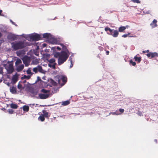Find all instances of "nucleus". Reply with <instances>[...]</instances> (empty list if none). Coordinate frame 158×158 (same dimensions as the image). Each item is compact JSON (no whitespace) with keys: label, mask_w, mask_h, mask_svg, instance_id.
Here are the masks:
<instances>
[{"label":"nucleus","mask_w":158,"mask_h":158,"mask_svg":"<svg viewBox=\"0 0 158 158\" xmlns=\"http://www.w3.org/2000/svg\"><path fill=\"white\" fill-rule=\"evenodd\" d=\"M11 47L14 50L16 51L24 48L27 46L31 45V43L23 41H15L11 43Z\"/></svg>","instance_id":"obj_1"},{"label":"nucleus","mask_w":158,"mask_h":158,"mask_svg":"<svg viewBox=\"0 0 158 158\" xmlns=\"http://www.w3.org/2000/svg\"><path fill=\"white\" fill-rule=\"evenodd\" d=\"M20 36H22L28 40H31L33 41H37L42 39L41 35H40L35 33H34L28 35L23 34L21 35Z\"/></svg>","instance_id":"obj_2"},{"label":"nucleus","mask_w":158,"mask_h":158,"mask_svg":"<svg viewBox=\"0 0 158 158\" xmlns=\"http://www.w3.org/2000/svg\"><path fill=\"white\" fill-rule=\"evenodd\" d=\"M69 55L70 52L69 51H61L60 57L58 59V64L61 65L66 61Z\"/></svg>","instance_id":"obj_3"},{"label":"nucleus","mask_w":158,"mask_h":158,"mask_svg":"<svg viewBox=\"0 0 158 158\" xmlns=\"http://www.w3.org/2000/svg\"><path fill=\"white\" fill-rule=\"evenodd\" d=\"M55 78L58 79V80H56V81L58 82V83L59 84L60 83V79H61L62 80L63 82L64 83L63 84V85L66 83L67 81V77L64 76L62 75H58L56 76Z\"/></svg>","instance_id":"obj_4"},{"label":"nucleus","mask_w":158,"mask_h":158,"mask_svg":"<svg viewBox=\"0 0 158 158\" xmlns=\"http://www.w3.org/2000/svg\"><path fill=\"white\" fill-rule=\"evenodd\" d=\"M4 66L8 73L10 74L12 73L14 71V68L12 64H10L8 65L5 64Z\"/></svg>","instance_id":"obj_5"},{"label":"nucleus","mask_w":158,"mask_h":158,"mask_svg":"<svg viewBox=\"0 0 158 158\" xmlns=\"http://www.w3.org/2000/svg\"><path fill=\"white\" fill-rule=\"evenodd\" d=\"M20 35H16L14 34L10 33L7 36V39L11 41H13L16 40L19 36H20Z\"/></svg>","instance_id":"obj_6"},{"label":"nucleus","mask_w":158,"mask_h":158,"mask_svg":"<svg viewBox=\"0 0 158 158\" xmlns=\"http://www.w3.org/2000/svg\"><path fill=\"white\" fill-rule=\"evenodd\" d=\"M49 94H39V96L36 97V99H44L48 98L49 96Z\"/></svg>","instance_id":"obj_7"},{"label":"nucleus","mask_w":158,"mask_h":158,"mask_svg":"<svg viewBox=\"0 0 158 158\" xmlns=\"http://www.w3.org/2000/svg\"><path fill=\"white\" fill-rule=\"evenodd\" d=\"M48 41L49 43L52 44H58L59 43V41L56 38L53 37L52 35H51L50 38L49 39Z\"/></svg>","instance_id":"obj_8"},{"label":"nucleus","mask_w":158,"mask_h":158,"mask_svg":"<svg viewBox=\"0 0 158 158\" xmlns=\"http://www.w3.org/2000/svg\"><path fill=\"white\" fill-rule=\"evenodd\" d=\"M33 71L35 73H36L38 71L41 73H43V70L41 66L38 65L36 67L34 68L33 69Z\"/></svg>","instance_id":"obj_9"},{"label":"nucleus","mask_w":158,"mask_h":158,"mask_svg":"<svg viewBox=\"0 0 158 158\" xmlns=\"http://www.w3.org/2000/svg\"><path fill=\"white\" fill-rule=\"evenodd\" d=\"M23 60L25 66H28L29 63V58L27 56H25L23 57Z\"/></svg>","instance_id":"obj_10"},{"label":"nucleus","mask_w":158,"mask_h":158,"mask_svg":"<svg viewBox=\"0 0 158 158\" xmlns=\"http://www.w3.org/2000/svg\"><path fill=\"white\" fill-rule=\"evenodd\" d=\"M30 92L31 93V96L33 98H36V97H38V96H36L35 95L37 94L38 92L34 89H31Z\"/></svg>","instance_id":"obj_11"},{"label":"nucleus","mask_w":158,"mask_h":158,"mask_svg":"<svg viewBox=\"0 0 158 158\" xmlns=\"http://www.w3.org/2000/svg\"><path fill=\"white\" fill-rule=\"evenodd\" d=\"M105 30L107 32L108 34L111 35L112 33H113L114 30L111 29L110 28L106 27L105 28Z\"/></svg>","instance_id":"obj_12"},{"label":"nucleus","mask_w":158,"mask_h":158,"mask_svg":"<svg viewBox=\"0 0 158 158\" xmlns=\"http://www.w3.org/2000/svg\"><path fill=\"white\" fill-rule=\"evenodd\" d=\"M51 34L48 33H45L43 35V37H42V38H43L46 39H48V40H49V39L50 38L51 36Z\"/></svg>","instance_id":"obj_13"},{"label":"nucleus","mask_w":158,"mask_h":158,"mask_svg":"<svg viewBox=\"0 0 158 158\" xmlns=\"http://www.w3.org/2000/svg\"><path fill=\"white\" fill-rule=\"evenodd\" d=\"M157 22V21L156 20L154 19L152 21V22L150 23V25L152 28L156 27L157 26V25L156 24Z\"/></svg>","instance_id":"obj_14"},{"label":"nucleus","mask_w":158,"mask_h":158,"mask_svg":"<svg viewBox=\"0 0 158 158\" xmlns=\"http://www.w3.org/2000/svg\"><path fill=\"white\" fill-rule=\"evenodd\" d=\"M10 91L13 94H16V88L14 86H12L10 87Z\"/></svg>","instance_id":"obj_15"},{"label":"nucleus","mask_w":158,"mask_h":158,"mask_svg":"<svg viewBox=\"0 0 158 158\" xmlns=\"http://www.w3.org/2000/svg\"><path fill=\"white\" fill-rule=\"evenodd\" d=\"M118 31L117 30H114L113 31V33H112L111 35L114 37H117L118 36Z\"/></svg>","instance_id":"obj_16"},{"label":"nucleus","mask_w":158,"mask_h":158,"mask_svg":"<svg viewBox=\"0 0 158 158\" xmlns=\"http://www.w3.org/2000/svg\"><path fill=\"white\" fill-rule=\"evenodd\" d=\"M18 79L17 77L15 75H14L13 76L12 78V82L13 84H15L16 82L17 81Z\"/></svg>","instance_id":"obj_17"},{"label":"nucleus","mask_w":158,"mask_h":158,"mask_svg":"<svg viewBox=\"0 0 158 158\" xmlns=\"http://www.w3.org/2000/svg\"><path fill=\"white\" fill-rule=\"evenodd\" d=\"M24 66L23 64H21L18 66L17 69V71L19 72L22 71L24 68Z\"/></svg>","instance_id":"obj_18"},{"label":"nucleus","mask_w":158,"mask_h":158,"mask_svg":"<svg viewBox=\"0 0 158 158\" xmlns=\"http://www.w3.org/2000/svg\"><path fill=\"white\" fill-rule=\"evenodd\" d=\"M42 112L43 114V116L48 118H49V116H48V113L44 110H43L42 111Z\"/></svg>","instance_id":"obj_19"},{"label":"nucleus","mask_w":158,"mask_h":158,"mask_svg":"<svg viewBox=\"0 0 158 158\" xmlns=\"http://www.w3.org/2000/svg\"><path fill=\"white\" fill-rule=\"evenodd\" d=\"M60 45L62 48V50L61 51H64L65 52L69 51L66 47L65 46L64 44H61Z\"/></svg>","instance_id":"obj_20"},{"label":"nucleus","mask_w":158,"mask_h":158,"mask_svg":"<svg viewBox=\"0 0 158 158\" xmlns=\"http://www.w3.org/2000/svg\"><path fill=\"white\" fill-rule=\"evenodd\" d=\"M60 52H55L54 53V57L55 58H58L60 57Z\"/></svg>","instance_id":"obj_21"},{"label":"nucleus","mask_w":158,"mask_h":158,"mask_svg":"<svg viewBox=\"0 0 158 158\" xmlns=\"http://www.w3.org/2000/svg\"><path fill=\"white\" fill-rule=\"evenodd\" d=\"M23 110L26 112H28L29 110V107L28 106L24 105L23 107Z\"/></svg>","instance_id":"obj_22"},{"label":"nucleus","mask_w":158,"mask_h":158,"mask_svg":"<svg viewBox=\"0 0 158 158\" xmlns=\"http://www.w3.org/2000/svg\"><path fill=\"white\" fill-rule=\"evenodd\" d=\"M50 82L51 84V85L53 86H56L57 85V83L52 79H50Z\"/></svg>","instance_id":"obj_23"},{"label":"nucleus","mask_w":158,"mask_h":158,"mask_svg":"<svg viewBox=\"0 0 158 158\" xmlns=\"http://www.w3.org/2000/svg\"><path fill=\"white\" fill-rule=\"evenodd\" d=\"M126 29V27L124 26H121L118 28V31L120 32H122Z\"/></svg>","instance_id":"obj_24"},{"label":"nucleus","mask_w":158,"mask_h":158,"mask_svg":"<svg viewBox=\"0 0 158 158\" xmlns=\"http://www.w3.org/2000/svg\"><path fill=\"white\" fill-rule=\"evenodd\" d=\"M69 100H66L62 102V105L64 106H65L69 105Z\"/></svg>","instance_id":"obj_25"},{"label":"nucleus","mask_w":158,"mask_h":158,"mask_svg":"<svg viewBox=\"0 0 158 158\" xmlns=\"http://www.w3.org/2000/svg\"><path fill=\"white\" fill-rule=\"evenodd\" d=\"M10 107L12 108L16 109L18 108V106L16 104H15L12 103L11 104H10Z\"/></svg>","instance_id":"obj_26"},{"label":"nucleus","mask_w":158,"mask_h":158,"mask_svg":"<svg viewBox=\"0 0 158 158\" xmlns=\"http://www.w3.org/2000/svg\"><path fill=\"white\" fill-rule=\"evenodd\" d=\"M135 60L138 62V63H139L141 61V58L140 57H138L136 56H135L134 58Z\"/></svg>","instance_id":"obj_27"},{"label":"nucleus","mask_w":158,"mask_h":158,"mask_svg":"<svg viewBox=\"0 0 158 158\" xmlns=\"http://www.w3.org/2000/svg\"><path fill=\"white\" fill-rule=\"evenodd\" d=\"M21 63H22L21 60L20 59L18 58L15 62V65L16 66H17Z\"/></svg>","instance_id":"obj_28"},{"label":"nucleus","mask_w":158,"mask_h":158,"mask_svg":"<svg viewBox=\"0 0 158 158\" xmlns=\"http://www.w3.org/2000/svg\"><path fill=\"white\" fill-rule=\"evenodd\" d=\"M49 90H47L44 89H42L41 90V92L44 93V94H47V93H49Z\"/></svg>","instance_id":"obj_29"},{"label":"nucleus","mask_w":158,"mask_h":158,"mask_svg":"<svg viewBox=\"0 0 158 158\" xmlns=\"http://www.w3.org/2000/svg\"><path fill=\"white\" fill-rule=\"evenodd\" d=\"M156 56H158V53L156 52H151V58H153Z\"/></svg>","instance_id":"obj_30"},{"label":"nucleus","mask_w":158,"mask_h":158,"mask_svg":"<svg viewBox=\"0 0 158 158\" xmlns=\"http://www.w3.org/2000/svg\"><path fill=\"white\" fill-rule=\"evenodd\" d=\"M31 75L27 76L26 75H24L23 77H22L21 79H29L31 78Z\"/></svg>","instance_id":"obj_31"},{"label":"nucleus","mask_w":158,"mask_h":158,"mask_svg":"<svg viewBox=\"0 0 158 158\" xmlns=\"http://www.w3.org/2000/svg\"><path fill=\"white\" fill-rule=\"evenodd\" d=\"M27 73L28 74H30V75H31V76L33 74V73H32L31 72V70L30 69V68H29L27 70Z\"/></svg>","instance_id":"obj_32"},{"label":"nucleus","mask_w":158,"mask_h":158,"mask_svg":"<svg viewBox=\"0 0 158 158\" xmlns=\"http://www.w3.org/2000/svg\"><path fill=\"white\" fill-rule=\"evenodd\" d=\"M52 49L53 51L55 50L56 49H57L58 50H61V48L58 46H55L54 47H52Z\"/></svg>","instance_id":"obj_33"},{"label":"nucleus","mask_w":158,"mask_h":158,"mask_svg":"<svg viewBox=\"0 0 158 158\" xmlns=\"http://www.w3.org/2000/svg\"><path fill=\"white\" fill-rule=\"evenodd\" d=\"M38 119H40L41 121H44L45 120V118L44 116H40L38 118Z\"/></svg>","instance_id":"obj_34"},{"label":"nucleus","mask_w":158,"mask_h":158,"mask_svg":"<svg viewBox=\"0 0 158 158\" xmlns=\"http://www.w3.org/2000/svg\"><path fill=\"white\" fill-rule=\"evenodd\" d=\"M55 64H48V66L50 68H52L53 69H55L56 68Z\"/></svg>","instance_id":"obj_35"},{"label":"nucleus","mask_w":158,"mask_h":158,"mask_svg":"<svg viewBox=\"0 0 158 158\" xmlns=\"http://www.w3.org/2000/svg\"><path fill=\"white\" fill-rule=\"evenodd\" d=\"M48 61L50 63L52 64L55 62V60L54 58H52V59H50L48 60Z\"/></svg>","instance_id":"obj_36"},{"label":"nucleus","mask_w":158,"mask_h":158,"mask_svg":"<svg viewBox=\"0 0 158 158\" xmlns=\"http://www.w3.org/2000/svg\"><path fill=\"white\" fill-rule=\"evenodd\" d=\"M111 114L113 115H118L119 114H120L119 113V112L118 111H116L115 112H111Z\"/></svg>","instance_id":"obj_37"},{"label":"nucleus","mask_w":158,"mask_h":158,"mask_svg":"<svg viewBox=\"0 0 158 158\" xmlns=\"http://www.w3.org/2000/svg\"><path fill=\"white\" fill-rule=\"evenodd\" d=\"M17 87L18 88L20 89H23L22 85L20 84L19 83L18 84Z\"/></svg>","instance_id":"obj_38"},{"label":"nucleus","mask_w":158,"mask_h":158,"mask_svg":"<svg viewBox=\"0 0 158 158\" xmlns=\"http://www.w3.org/2000/svg\"><path fill=\"white\" fill-rule=\"evenodd\" d=\"M130 64H132V65L135 66L136 65V63L135 62H133L132 60H131L129 61Z\"/></svg>","instance_id":"obj_39"},{"label":"nucleus","mask_w":158,"mask_h":158,"mask_svg":"<svg viewBox=\"0 0 158 158\" xmlns=\"http://www.w3.org/2000/svg\"><path fill=\"white\" fill-rule=\"evenodd\" d=\"M8 112L10 114H11L13 113L14 111L12 109H9L8 110Z\"/></svg>","instance_id":"obj_40"},{"label":"nucleus","mask_w":158,"mask_h":158,"mask_svg":"<svg viewBox=\"0 0 158 158\" xmlns=\"http://www.w3.org/2000/svg\"><path fill=\"white\" fill-rule=\"evenodd\" d=\"M73 55H71L69 57V61H70V62H71V61H73Z\"/></svg>","instance_id":"obj_41"},{"label":"nucleus","mask_w":158,"mask_h":158,"mask_svg":"<svg viewBox=\"0 0 158 158\" xmlns=\"http://www.w3.org/2000/svg\"><path fill=\"white\" fill-rule=\"evenodd\" d=\"M43 81L42 80H41V79H40V77L39 76H38L37 77V80L36 81V82H37V81Z\"/></svg>","instance_id":"obj_42"},{"label":"nucleus","mask_w":158,"mask_h":158,"mask_svg":"<svg viewBox=\"0 0 158 158\" xmlns=\"http://www.w3.org/2000/svg\"><path fill=\"white\" fill-rule=\"evenodd\" d=\"M130 34V33H128L127 34H124L122 35V37H123L124 38L127 37V36Z\"/></svg>","instance_id":"obj_43"},{"label":"nucleus","mask_w":158,"mask_h":158,"mask_svg":"<svg viewBox=\"0 0 158 158\" xmlns=\"http://www.w3.org/2000/svg\"><path fill=\"white\" fill-rule=\"evenodd\" d=\"M3 73V69L0 66V74H2Z\"/></svg>","instance_id":"obj_44"},{"label":"nucleus","mask_w":158,"mask_h":158,"mask_svg":"<svg viewBox=\"0 0 158 158\" xmlns=\"http://www.w3.org/2000/svg\"><path fill=\"white\" fill-rule=\"evenodd\" d=\"M132 1L134 2L137 3H140V1L139 0H132Z\"/></svg>","instance_id":"obj_45"},{"label":"nucleus","mask_w":158,"mask_h":158,"mask_svg":"<svg viewBox=\"0 0 158 158\" xmlns=\"http://www.w3.org/2000/svg\"><path fill=\"white\" fill-rule=\"evenodd\" d=\"M146 55L148 57L150 56L151 57V52H150L149 53H148L146 54Z\"/></svg>","instance_id":"obj_46"},{"label":"nucleus","mask_w":158,"mask_h":158,"mask_svg":"<svg viewBox=\"0 0 158 158\" xmlns=\"http://www.w3.org/2000/svg\"><path fill=\"white\" fill-rule=\"evenodd\" d=\"M119 111L121 113H123L124 111V110L123 109L120 108L119 109Z\"/></svg>","instance_id":"obj_47"},{"label":"nucleus","mask_w":158,"mask_h":158,"mask_svg":"<svg viewBox=\"0 0 158 158\" xmlns=\"http://www.w3.org/2000/svg\"><path fill=\"white\" fill-rule=\"evenodd\" d=\"M71 63V64L70 66V68H71L73 66V61H71V62H70Z\"/></svg>","instance_id":"obj_48"},{"label":"nucleus","mask_w":158,"mask_h":158,"mask_svg":"<svg viewBox=\"0 0 158 158\" xmlns=\"http://www.w3.org/2000/svg\"><path fill=\"white\" fill-rule=\"evenodd\" d=\"M45 56L46 57H48L50 56V55L48 53H46L45 54Z\"/></svg>","instance_id":"obj_49"},{"label":"nucleus","mask_w":158,"mask_h":158,"mask_svg":"<svg viewBox=\"0 0 158 158\" xmlns=\"http://www.w3.org/2000/svg\"><path fill=\"white\" fill-rule=\"evenodd\" d=\"M149 52V50H147L146 51H143V53H145L146 52Z\"/></svg>","instance_id":"obj_50"},{"label":"nucleus","mask_w":158,"mask_h":158,"mask_svg":"<svg viewBox=\"0 0 158 158\" xmlns=\"http://www.w3.org/2000/svg\"><path fill=\"white\" fill-rule=\"evenodd\" d=\"M52 105H43V106H51Z\"/></svg>","instance_id":"obj_51"},{"label":"nucleus","mask_w":158,"mask_h":158,"mask_svg":"<svg viewBox=\"0 0 158 158\" xmlns=\"http://www.w3.org/2000/svg\"><path fill=\"white\" fill-rule=\"evenodd\" d=\"M42 45L43 47H45L47 45L45 44H43Z\"/></svg>","instance_id":"obj_52"},{"label":"nucleus","mask_w":158,"mask_h":158,"mask_svg":"<svg viewBox=\"0 0 158 158\" xmlns=\"http://www.w3.org/2000/svg\"><path fill=\"white\" fill-rule=\"evenodd\" d=\"M10 22L12 24H15V23L14 22H13L11 20H10Z\"/></svg>","instance_id":"obj_53"},{"label":"nucleus","mask_w":158,"mask_h":158,"mask_svg":"<svg viewBox=\"0 0 158 158\" xmlns=\"http://www.w3.org/2000/svg\"><path fill=\"white\" fill-rule=\"evenodd\" d=\"M109 51H106V54L107 55H109Z\"/></svg>","instance_id":"obj_54"},{"label":"nucleus","mask_w":158,"mask_h":158,"mask_svg":"<svg viewBox=\"0 0 158 158\" xmlns=\"http://www.w3.org/2000/svg\"><path fill=\"white\" fill-rule=\"evenodd\" d=\"M138 114L139 115V116H141V114H142V113H141V112H139L138 113Z\"/></svg>","instance_id":"obj_55"},{"label":"nucleus","mask_w":158,"mask_h":158,"mask_svg":"<svg viewBox=\"0 0 158 158\" xmlns=\"http://www.w3.org/2000/svg\"><path fill=\"white\" fill-rule=\"evenodd\" d=\"M16 53H17V55H18L19 54V55H20L21 54V53H20L19 52H17Z\"/></svg>","instance_id":"obj_56"},{"label":"nucleus","mask_w":158,"mask_h":158,"mask_svg":"<svg viewBox=\"0 0 158 158\" xmlns=\"http://www.w3.org/2000/svg\"><path fill=\"white\" fill-rule=\"evenodd\" d=\"M2 12V10H0V15H1Z\"/></svg>","instance_id":"obj_57"},{"label":"nucleus","mask_w":158,"mask_h":158,"mask_svg":"<svg viewBox=\"0 0 158 158\" xmlns=\"http://www.w3.org/2000/svg\"><path fill=\"white\" fill-rule=\"evenodd\" d=\"M125 27H126V28H128L129 27V26L128 25H126Z\"/></svg>","instance_id":"obj_58"},{"label":"nucleus","mask_w":158,"mask_h":158,"mask_svg":"<svg viewBox=\"0 0 158 158\" xmlns=\"http://www.w3.org/2000/svg\"><path fill=\"white\" fill-rule=\"evenodd\" d=\"M7 84L8 86H10V84L8 82Z\"/></svg>","instance_id":"obj_59"},{"label":"nucleus","mask_w":158,"mask_h":158,"mask_svg":"<svg viewBox=\"0 0 158 158\" xmlns=\"http://www.w3.org/2000/svg\"><path fill=\"white\" fill-rule=\"evenodd\" d=\"M154 141L156 143H157V140L156 139H155L154 140Z\"/></svg>","instance_id":"obj_60"},{"label":"nucleus","mask_w":158,"mask_h":158,"mask_svg":"<svg viewBox=\"0 0 158 158\" xmlns=\"http://www.w3.org/2000/svg\"><path fill=\"white\" fill-rule=\"evenodd\" d=\"M2 34L1 32H0V38L2 36Z\"/></svg>","instance_id":"obj_61"},{"label":"nucleus","mask_w":158,"mask_h":158,"mask_svg":"<svg viewBox=\"0 0 158 158\" xmlns=\"http://www.w3.org/2000/svg\"><path fill=\"white\" fill-rule=\"evenodd\" d=\"M13 25H15L16 26H17V25L16 24H15H15H14Z\"/></svg>","instance_id":"obj_62"},{"label":"nucleus","mask_w":158,"mask_h":158,"mask_svg":"<svg viewBox=\"0 0 158 158\" xmlns=\"http://www.w3.org/2000/svg\"><path fill=\"white\" fill-rule=\"evenodd\" d=\"M2 81V80L0 79V83Z\"/></svg>","instance_id":"obj_63"},{"label":"nucleus","mask_w":158,"mask_h":158,"mask_svg":"<svg viewBox=\"0 0 158 158\" xmlns=\"http://www.w3.org/2000/svg\"><path fill=\"white\" fill-rule=\"evenodd\" d=\"M42 79H45L44 77H43Z\"/></svg>","instance_id":"obj_64"}]
</instances>
